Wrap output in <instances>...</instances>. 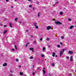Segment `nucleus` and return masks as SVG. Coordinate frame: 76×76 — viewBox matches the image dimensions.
Here are the masks:
<instances>
[{
    "label": "nucleus",
    "instance_id": "nucleus-1",
    "mask_svg": "<svg viewBox=\"0 0 76 76\" xmlns=\"http://www.w3.org/2000/svg\"><path fill=\"white\" fill-rule=\"evenodd\" d=\"M61 51H63V52L62 51H60V57H61V56L63 55V53L64 52V49H63V50H61Z\"/></svg>",
    "mask_w": 76,
    "mask_h": 76
},
{
    "label": "nucleus",
    "instance_id": "nucleus-2",
    "mask_svg": "<svg viewBox=\"0 0 76 76\" xmlns=\"http://www.w3.org/2000/svg\"><path fill=\"white\" fill-rule=\"evenodd\" d=\"M55 23L56 25H62V23H60L59 21L55 22Z\"/></svg>",
    "mask_w": 76,
    "mask_h": 76
},
{
    "label": "nucleus",
    "instance_id": "nucleus-3",
    "mask_svg": "<svg viewBox=\"0 0 76 76\" xmlns=\"http://www.w3.org/2000/svg\"><path fill=\"white\" fill-rule=\"evenodd\" d=\"M51 29V27L50 26H48L47 28V29L48 30H49Z\"/></svg>",
    "mask_w": 76,
    "mask_h": 76
},
{
    "label": "nucleus",
    "instance_id": "nucleus-4",
    "mask_svg": "<svg viewBox=\"0 0 76 76\" xmlns=\"http://www.w3.org/2000/svg\"><path fill=\"white\" fill-rule=\"evenodd\" d=\"M69 54H73V51H69Z\"/></svg>",
    "mask_w": 76,
    "mask_h": 76
},
{
    "label": "nucleus",
    "instance_id": "nucleus-5",
    "mask_svg": "<svg viewBox=\"0 0 76 76\" xmlns=\"http://www.w3.org/2000/svg\"><path fill=\"white\" fill-rule=\"evenodd\" d=\"M30 50L32 51V52H34V49H33V48H30Z\"/></svg>",
    "mask_w": 76,
    "mask_h": 76
},
{
    "label": "nucleus",
    "instance_id": "nucleus-6",
    "mask_svg": "<svg viewBox=\"0 0 76 76\" xmlns=\"http://www.w3.org/2000/svg\"><path fill=\"white\" fill-rule=\"evenodd\" d=\"M53 54L52 55V56L53 57H55V55L56 54V53H55L54 52H53Z\"/></svg>",
    "mask_w": 76,
    "mask_h": 76
},
{
    "label": "nucleus",
    "instance_id": "nucleus-7",
    "mask_svg": "<svg viewBox=\"0 0 76 76\" xmlns=\"http://www.w3.org/2000/svg\"><path fill=\"white\" fill-rule=\"evenodd\" d=\"M7 64L6 63H5L4 64H3V66L4 67V66H7Z\"/></svg>",
    "mask_w": 76,
    "mask_h": 76
},
{
    "label": "nucleus",
    "instance_id": "nucleus-8",
    "mask_svg": "<svg viewBox=\"0 0 76 76\" xmlns=\"http://www.w3.org/2000/svg\"><path fill=\"white\" fill-rule=\"evenodd\" d=\"M42 50L43 51V52H45V47L43 48H42Z\"/></svg>",
    "mask_w": 76,
    "mask_h": 76
},
{
    "label": "nucleus",
    "instance_id": "nucleus-9",
    "mask_svg": "<svg viewBox=\"0 0 76 76\" xmlns=\"http://www.w3.org/2000/svg\"><path fill=\"white\" fill-rule=\"evenodd\" d=\"M73 27H74V26H71L69 28L70 29H72V28H73Z\"/></svg>",
    "mask_w": 76,
    "mask_h": 76
},
{
    "label": "nucleus",
    "instance_id": "nucleus-10",
    "mask_svg": "<svg viewBox=\"0 0 76 76\" xmlns=\"http://www.w3.org/2000/svg\"><path fill=\"white\" fill-rule=\"evenodd\" d=\"M20 75L22 76V75H23V72H20Z\"/></svg>",
    "mask_w": 76,
    "mask_h": 76
},
{
    "label": "nucleus",
    "instance_id": "nucleus-11",
    "mask_svg": "<svg viewBox=\"0 0 76 76\" xmlns=\"http://www.w3.org/2000/svg\"><path fill=\"white\" fill-rule=\"evenodd\" d=\"M10 27H11V28H12V27H13L12 26V23H10Z\"/></svg>",
    "mask_w": 76,
    "mask_h": 76
},
{
    "label": "nucleus",
    "instance_id": "nucleus-12",
    "mask_svg": "<svg viewBox=\"0 0 76 76\" xmlns=\"http://www.w3.org/2000/svg\"><path fill=\"white\" fill-rule=\"evenodd\" d=\"M43 74H45V71L44 69L43 70Z\"/></svg>",
    "mask_w": 76,
    "mask_h": 76
},
{
    "label": "nucleus",
    "instance_id": "nucleus-13",
    "mask_svg": "<svg viewBox=\"0 0 76 76\" xmlns=\"http://www.w3.org/2000/svg\"><path fill=\"white\" fill-rule=\"evenodd\" d=\"M60 15H63V13L62 11L60 12Z\"/></svg>",
    "mask_w": 76,
    "mask_h": 76
},
{
    "label": "nucleus",
    "instance_id": "nucleus-14",
    "mask_svg": "<svg viewBox=\"0 0 76 76\" xmlns=\"http://www.w3.org/2000/svg\"><path fill=\"white\" fill-rule=\"evenodd\" d=\"M7 30H6V31H5L4 32V34H6L7 32Z\"/></svg>",
    "mask_w": 76,
    "mask_h": 76
},
{
    "label": "nucleus",
    "instance_id": "nucleus-15",
    "mask_svg": "<svg viewBox=\"0 0 76 76\" xmlns=\"http://www.w3.org/2000/svg\"><path fill=\"white\" fill-rule=\"evenodd\" d=\"M30 59H33V56H31L30 57Z\"/></svg>",
    "mask_w": 76,
    "mask_h": 76
},
{
    "label": "nucleus",
    "instance_id": "nucleus-16",
    "mask_svg": "<svg viewBox=\"0 0 76 76\" xmlns=\"http://www.w3.org/2000/svg\"><path fill=\"white\" fill-rule=\"evenodd\" d=\"M16 61H19V60L17 58L16 59Z\"/></svg>",
    "mask_w": 76,
    "mask_h": 76
},
{
    "label": "nucleus",
    "instance_id": "nucleus-17",
    "mask_svg": "<svg viewBox=\"0 0 76 76\" xmlns=\"http://www.w3.org/2000/svg\"><path fill=\"white\" fill-rule=\"evenodd\" d=\"M64 36H62L61 37V39H64Z\"/></svg>",
    "mask_w": 76,
    "mask_h": 76
},
{
    "label": "nucleus",
    "instance_id": "nucleus-18",
    "mask_svg": "<svg viewBox=\"0 0 76 76\" xmlns=\"http://www.w3.org/2000/svg\"><path fill=\"white\" fill-rule=\"evenodd\" d=\"M15 48L16 50L18 49L16 47V45H15Z\"/></svg>",
    "mask_w": 76,
    "mask_h": 76
},
{
    "label": "nucleus",
    "instance_id": "nucleus-19",
    "mask_svg": "<svg viewBox=\"0 0 76 76\" xmlns=\"http://www.w3.org/2000/svg\"><path fill=\"white\" fill-rule=\"evenodd\" d=\"M17 20H18V18H16L15 19V21H17Z\"/></svg>",
    "mask_w": 76,
    "mask_h": 76
},
{
    "label": "nucleus",
    "instance_id": "nucleus-20",
    "mask_svg": "<svg viewBox=\"0 0 76 76\" xmlns=\"http://www.w3.org/2000/svg\"><path fill=\"white\" fill-rule=\"evenodd\" d=\"M68 20L69 21H71L72 20L70 19V18H68Z\"/></svg>",
    "mask_w": 76,
    "mask_h": 76
},
{
    "label": "nucleus",
    "instance_id": "nucleus-21",
    "mask_svg": "<svg viewBox=\"0 0 76 76\" xmlns=\"http://www.w3.org/2000/svg\"><path fill=\"white\" fill-rule=\"evenodd\" d=\"M52 66L54 67V64H52Z\"/></svg>",
    "mask_w": 76,
    "mask_h": 76
},
{
    "label": "nucleus",
    "instance_id": "nucleus-22",
    "mask_svg": "<svg viewBox=\"0 0 76 76\" xmlns=\"http://www.w3.org/2000/svg\"><path fill=\"white\" fill-rule=\"evenodd\" d=\"M73 58V56H71L70 57V59H72Z\"/></svg>",
    "mask_w": 76,
    "mask_h": 76
},
{
    "label": "nucleus",
    "instance_id": "nucleus-23",
    "mask_svg": "<svg viewBox=\"0 0 76 76\" xmlns=\"http://www.w3.org/2000/svg\"><path fill=\"white\" fill-rule=\"evenodd\" d=\"M22 67V66H21V65H20L19 66V68H21V67Z\"/></svg>",
    "mask_w": 76,
    "mask_h": 76
},
{
    "label": "nucleus",
    "instance_id": "nucleus-24",
    "mask_svg": "<svg viewBox=\"0 0 76 76\" xmlns=\"http://www.w3.org/2000/svg\"><path fill=\"white\" fill-rule=\"evenodd\" d=\"M57 47H58V48H60V45H58Z\"/></svg>",
    "mask_w": 76,
    "mask_h": 76
},
{
    "label": "nucleus",
    "instance_id": "nucleus-25",
    "mask_svg": "<svg viewBox=\"0 0 76 76\" xmlns=\"http://www.w3.org/2000/svg\"><path fill=\"white\" fill-rule=\"evenodd\" d=\"M69 76H72V74L71 73H69Z\"/></svg>",
    "mask_w": 76,
    "mask_h": 76
},
{
    "label": "nucleus",
    "instance_id": "nucleus-26",
    "mask_svg": "<svg viewBox=\"0 0 76 76\" xmlns=\"http://www.w3.org/2000/svg\"><path fill=\"white\" fill-rule=\"evenodd\" d=\"M34 25L35 26H37V23H34Z\"/></svg>",
    "mask_w": 76,
    "mask_h": 76
},
{
    "label": "nucleus",
    "instance_id": "nucleus-27",
    "mask_svg": "<svg viewBox=\"0 0 76 76\" xmlns=\"http://www.w3.org/2000/svg\"><path fill=\"white\" fill-rule=\"evenodd\" d=\"M66 58H67V59H69V57L67 56V57H66Z\"/></svg>",
    "mask_w": 76,
    "mask_h": 76
},
{
    "label": "nucleus",
    "instance_id": "nucleus-28",
    "mask_svg": "<svg viewBox=\"0 0 76 76\" xmlns=\"http://www.w3.org/2000/svg\"><path fill=\"white\" fill-rule=\"evenodd\" d=\"M10 73H13V71L12 70H10Z\"/></svg>",
    "mask_w": 76,
    "mask_h": 76
},
{
    "label": "nucleus",
    "instance_id": "nucleus-29",
    "mask_svg": "<svg viewBox=\"0 0 76 76\" xmlns=\"http://www.w3.org/2000/svg\"><path fill=\"white\" fill-rule=\"evenodd\" d=\"M39 14H40V13L39 12L38 13V16H39Z\"/></svg>",
    "mask_w": 76,
    "mask_h": 76
},
{
    "label": "nucleus",
    "instance_id": "nucleus-30",
    "mask_svg": "<svg viewBox=\"0 0 76 76\" xmlns=\"http://www.w3.org/2000/svg\"><path fill=\"white\" fill-rule=\"evenodd\" d=\"M60 44L61 45H63V43H62V42H61L60 43Z\"/></svg>",
    "mask_w": 76,
    "mask_h": 76
},
{
    "label": "nucleus",
    "instance_id": "nucleus-31",
    "mask_svg": "<svg viewBox=\"0 0 76 76\" xmlns=\"http://www.w3.org/2000/svg\"><path fill=\"white\" fill-rule=\"evenodd\" d=\"M44 55L42 54V57H44Z\"/></svg>",
    "mask_w": 76,
    "mask_h": 76
},
{
    "label": "nucleus",
    "instance_id": "nucleus-32",
    "mask_svg": "<svg viewBox=\"0 0 76 76\" xmlns=\"http://www.w3.org/2000/svg\"><path fill=\"white\" fill-rule=\"evenodd\" d=\"M36 26V29H37V28H38V26Z\"/></svg>",
    "mask_w": 76,
    "mask_h": 76
},
{
    "label": "nucleus",
    "instance_id": "nucleus-33",
    "mask_svg": "<svg viewBox=\"0 0 76 76\" xmlns=\"http://www.w3.org/2000/svg\"><path fill=\"white\" fill-rule=\"evenodd\" d=\"M32 7V5H29V7Z\"/></svg>",
    "mask_w": 76,
    "mask_h": 76
},
{
    "label": "nucleus",
    "instance_id": "nucleus-34",
    "mask_svg": "<svg viewBox=\"0 0 76 76\" xmlns=\"http://www.w3.org/2000/svg\"><path fill=\"white\" fill-rule=\"evenodd\" d=\"M31 38H33V35H31Z\"/></svg>",
    "mask_w": 76,
    "mask_h": 76
},
{
    "label": "nucleus",
    "instance_id": "nucleus-35",
    "mask_svg": "<svg viewBox=\"0 0 76 76\" xmlns=\"http://www.w3.org/2000/svg\"><path fill=\"white\" fill-rule=\"evenodd\" d=\"M48 76H51V74H49Z\"/></svg>",
    "mask_w": 76,
    "mask_h": 76
},
{
    "label": "nucleus",
    "instance_id": "nucleus-36",
    "mask_svg": "<svg viewBox=\"0 0 76 76\" xmlns=\"http://www.w3.org/2000/svg\"><path fill=\"white\" fill-rule=\"evenodd\" d=\"M47 41H48L49 40V38H47Z\"/></svg>",
    "mask_w": 76,
    "mask_h": 76
},
{
    "label": "nucleus",
    "instance_id": "nucleus-37",
    "mask_svg": "<svg viewBox=\"0 0 76 76\" xmlns=\"http://www.w3.org/2000/svg\"><path fill=\"white\" fill-rule=\"evenodd\" d=\"M12 51H15V49H12Z\"/></svg>",
    "mask_w": 76,
    "mask_h": 76
},
{
    "label": "nucleus",
    "instance_id": "nucleus-38",
    "mask_svg": "<svg viewBox=\"0 0 76 76\" xmlns=\"http://www.w3.org/2000/svg\"><path fill=\"white\" fill-rule=\"evenodd\" d=\"M70 61H72L73 60H72V59H70Z\"/></svg>",
    "mask_w": 76,
    "mask_h": 76
},
{
    "label": "nucleus",
    "instance_id": "nucleus-39",
    "mask_svg": "<svg viewBox=\"0 0 76 76\" xmlns=\"http://www.w3.org/2000/svg\"><path fill=\"white\" fill-rule=\"evenodd\" d=\"M48 48H50V47H51V46L50 45H49L48 46Z\"/></svg>",
    "mask_w": 76,
    "mask_h": 76
},
{
    "label": "nucleus",
    "instance_id": "nucleus-40",
    "mask_svg": "<svg viewBox=\"0 0 76 76\" xmlns=\"http://www.w3.org/2000/svg\"><path fill=\"white\" fill-rule=\"evenodd\" d=\"M56 4H58V2H56Z\"/></svg>",
    "mask_w": 76,
    "mask_h": 76
},
{
    "label": "nucleus",
    "instance_id": "nucleus-41",
    "mask_svg": "<svg viewBox=\"0 0 76 76\" xmlns=\"http://www.w3.org/2000/svg\"><path fill=\"white\" fill-rule=\"evenodd\" d=\"M33 75H35V72H33Z\"/></svg>",
    "mask_w": 76,
    "mask_h": 76
},
{
    "label": "nucleus",
    "instance_id": "nucleus-42",
    "mask_svg": "<svg viewBox=\"0 0 76 76\" xmlns=\"http://www.w3.org/2000/svg\"><path fill=\"white\" fill-rule=\"evenodd\" d=\"M42 38H40V41H42Z\"/></svg>",
    "mask_w": 76,
    "mask_h": 76
},
{
    "label": "nucleus",
    "instance_id": "nucleus-43",
    "mask_svg": "<svg viewBox=\"0 0 76 76\" xmlns=\"http://www.w3.org/2000/svg\"><path fill=\"white\" fill-rule=\"evenodd\" d=\"M6 2H7L8 1H9V0H6Z\"/></svg>",
    "mask_w": 76,
    "mask_h": 76
},
{
    "label": "nucleus",
    "instance_id": "nucleus-44",
    "mask_svg": "<svg viewBox=\"0 0 76 76\" xmlns=\"http://www.w3.org/2000/svg\"><path fill=\"white\" fill-rule=\"evenodd\" d=\"M11 8H13V6H11Z\"/></svg>",
    "mask_w": 76,
    "mask_h": 76
},
{
    "label": "nucleus",
    "instance_id": "nucleus-45",
    "mask_svg": "<svg viewBox=\"0 0 76 76\" xmlns=\"http://www.w3.org/2000/svg\"><path fill=\"white\" fill-rule=\"evenodd\" d=\"M28 46V44H26V47H27Z\"/></svg>",
    "mask_w": 76,
    "mask_h": 76
},
{
    "label": "nucleus",
    "instance_id": "nucleus-46",
    "mask_svg": "<svg viewBox=\"0 0 76 76\" xmlns=\"http://www.w3.org/2000/svg\"><path fill=\"white\" fill-rule=\"evenodd\" d=\"M33 43H36V42L34 41V42H33Z\"/></svg>",
    "mask_w": 76,
    "mask_h": 76
},
{
    "label": "nucleus",
    "instance_id": "nucleus-47",
    "mask_svg": "<svg viewBox=\"0 0 76 76\" xmlns=\"http://www.w3.org/2000/svg\"><path fill=\"white\" fill-rule=\"evenodd\" d=\"M28 1H31V0H28Z\"/></svg>",
    "mask_w": 76,
    "mask_h": 76
},
{
    "label": "nucleus",
    "instance_id": "nucleus-48",
    "mask_svg": "<svg viewBox=\"0 0 76 76\" xmlns=\"http://www.w3.org/2000/svg\"><path fill=\"white\" fill-rule=\"evenodd\" d=\"M72 72H73V69H71Z\"/></svg>",
    "mask_w": 76,
    "mask_h": 76
},
{
    "label": "nucleus",
    "instance_id": "nucleus-49",
    "mask_svg": "<svg viewBox=\"0 0 76 76\" xmlns=\"http://www.w3.org/2000/svg\"><path fill=\"white\" fill-rule=\"evenodd\" d=\"M4 27H6V25H5L4 26Z\"/></svg>",
    "mask_w": 76,
    "mask_h": 76
},
{
    "label": "nucleus",
    "instance_id": "nucleus-50",
    "mask_svg": "<svg viewBox=\"0 0 76 76\" xmlns=\"http://www.w3.org/2000/svg\"><path fill=\"white\" fill-rule=\"evenodd\" d=\"M29 44V43H28L27 44V45H28V44Z\"/></svg>",
    "mask_w": 76,
    "mask_h": 76
},
{
    "label": "nucleus",
    "instance_id": "nucleus-51",
    "mask_svg": "<svg viewBox=\"0 0 76 76\" xmlns=\"http://www.w3.org/2000/svg\"><path fill=\"white\" fill-rule=\"evenodd\" d=\"M10 76H12V74H10Z\"/></svg>",
    "mask_w": 76,
    "mask_h": 76
},
{
    "label": "nucleus",
    "instance_id": "nucleus-52",
    "mask_svg": "<svg viewBox=\"0 0 76 76\" xmlns=\"http://www.w3.org/2000/svg\"><path fill=\"white\" fill-rule=\"evenodd\" d=\"M26 32H28V30H26Z\"/></svg>",
    "mask_w": 76,
    "mask_h": 76
},
{
    "label": "nucleus",
    "instance_id": "nucleus-53",
    "mask_svg": "<svg viewBox=\"0 0 76 76\" xmlns=\"http://www.w3.org/2000/svg\"><path fill=\"white\" fill-rule=\"evenodd\" d=\"M38 70H39V67H38Z\"/></svg>",
    "mask_w": 76,
    "mask_h": 76
},
{
    "label": "nucleus",
    "instance_id": "nucleus-54",
    "mask_svg": "<svg viewBox=\"0 0 76 76\" xmlns=\"http://www.w3.org/2000/svg\"><path fill=\"white\" fill-rule=\"evenodd\" d=\"M17 1V0H15V1Z\"/></svg>",
    "mask_w": 76,
    "mask_h": 76
},
{
    "label": "nucleus",
    "instance_id": "nucleus-55",
    "mask_svg": "<svg viewBox=\"0 0 76 76\" xmlns=\"http://www.w3.org/2000/svg\"><path fill=\"white\" fill-rule=\"evenodd\" d=\"M19 23H21V21H20Z\"/></svg>",
    "mask_w": 76,
    "mask_h": 76
},
{
    "label": "nucleus",
    "instance_id": "nucleus-56",
    "mask_svg": "<svg viewBox=\"0 0 76 76\" xmlns=\"http://www.w3.org/2000/svg\"><path fill=\"white\" fill-rule=\"evenodd\" d=\"M53 6H55V4H54L53 5Z\"/></svg>",
    "mask_w": 76,
    "mask_h": 76
},
{
    "label": "nucleus",
    "instance_id": "nucleus-57",
    "mask_svg": "<svg viewBox=\"0 0 76 76\" xmlns=\"http://www.w3.org/2000/svg\"><path fill=\"white\" fill-rule=\"evenodd\" d=\"M47 76V75H45V76Z\"/></svg>",
    "mask_w": 76,
    "mask_h": 76
},
{
    "label": "nucleus",
    "instance_id": "nucleus-58",
    "mask_svg": "<svg viewBox=\"0 0 76 76\" xmlns=\"http://www.w3.org/2000/svg\"><path fill=\"white\" fill-rule=\"evenodd\" d=\"M44 69H45V68H44Z\"/></svg>",
    "mask_w": 76,
    "mask_h": 76
},
{
    "label": "nucleus",
    "instance_id": "nucleus-59",
    "mask_svg": "<svg viewBox=\"0 0 76 76\" xmlns=\"http://www.w3.org/2000/svg\"><path fill=\"white\" fill-rule=\"evenodd\" d=\"M64 9H66V8H65Z\"/></svg>",
    "mask_w": 76,
    "mask_h": 76
},
{
    "label": "nucleus",
    "instance_id": "nucleus-60",
    "mask_svg": "<svg viewBox=\"0 0 76 76\" xmlns=\"http://www.w3.org/2000/svg\"><path fill=\"white\" fill-rule=\"evenodd\" d=\"M33 9H34V8Z\"/></svg>",
    "mask_w": 76,
    "mask_h": 76
},
{
    "label": "nucleus",
    "instance_id": "nucleus-61",
    "mask_svg": "<svg viewBox=\"0 0 76 76\" xmlns=\"http://www.w3.org/2000/svg\"><path fill=\"white\" fill-rule=\"evenodd\" d=\"M56 1L57 0H56Z\"/></svg>",
    "mask_w": 76,
    "mask_h": 76
}]
</instances>
